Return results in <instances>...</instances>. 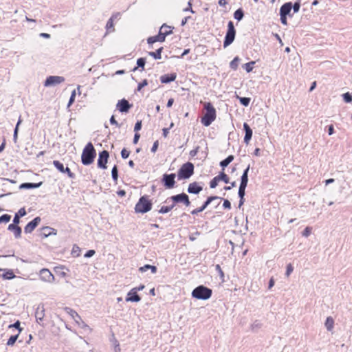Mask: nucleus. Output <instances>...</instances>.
Instances as JSON below:
<instances>
[{
  "label": "nucleus",
  "mask_w": 352,
  "mask_h": 352,
  "mask_svg": "<svg viewBox=\"0 0 352 352\" xmlns=\"http://www.w3.org/2000/svg\"><path fill=\"white\" fill-rule=\"evenodd\" d=\"M152 202L146 195L142 196L135 206L136 213L144 214L150 211L152 208Z\"/></svg>",
  "instance_id": "obj_4"
},
{
  "label": "nucleus",
  "mask_w": 352,
  "mask_h": 352,
  "mask_svg": "<svg viewBox=\"0 0 352 352\" xmlns=\"http://www.w3.org/2000/svg\"><path fill=\"white\" fill-rule=\"evenodd\" d=\"M96 252L94 250H88L84 255L85 258H90L95 254Z\"/></svg>",
  "instance_id": "obj_61"
},
{
  "label": "nucleus",
  "mask_w": 352,
  "mask_h": 352,
  "mask_svg": "<svg viewBox=\"0 0 352 352\" xmlns=\"http://www.w3.org/2000/svg\"><path fill=\"white\" fill-rule=\"evenodd\" d=\"M63 173H67V176L71 179L75 178V174L72 173L68 167H66Z\"/></svg>",
  "instance_id": "obj_54"
},
{
  "label": "nucleus",
  "mask_w": 352,
  "mask_h": 352,
  "mask_svg": "<svg viewBox=\"0 0 352 352\" xmlns=\"http://www.w3.org/2000/svg\"><path fill=\"white\" fill-rule=\"evenodd\" d=\"M53 164L60 173H63L64 172V170L65 168L64 167V165L63 163H61L60 162H59L58 160H54Z\"/></svg>",
  "instance_id": "obj_40"
},
{
  "label": "nucleus",
  "mask_w": 352,
  "mask_h": 352,
  "mask_svg": "<svg viewBox=\"0 0 352 352\" xmlns=\"http://www.w3.org/2000/svg\"><path fill=\"white\" fill-rule=\"evenodd\" d=\"M195 166L192 162L184 164L177 171L178 180L188 179L194 174Z\"/></svg>",
  "instance_id": "obj_5"
},
{
  "label": "nucleus",
  "mask_w": 352,
  "mask_h": 352,
  "mask_svg": "<svg viewBox=\"0 0 352 352\" xmlns=\"http://www.w3.org/2000/svg\"><path fill=\"white\" fill-rule=\"evenodd\" d=\"M141 300L140 296L136 292V289H131L128 294L126 298V302H140Z\"/></svg>",
  "instance_id": "obj_17"
},
{
  "label": "nucleus",
  "mask_w": 352,
  "mask_h": 352,
  "mask_svg": "<svg viewBox=\"0 0 352 352\" xmlns=\"http://www.w3.org/2000/svg\"><path fill=\"white\" fill-rule=\"evenodd\" d=\"M177 78L175 73L164 74L160 76V81L162 83L167 84L173 82Z\"/></svg>",
  "instance_id": "obj_21"
},
{
  "label": "nucleus",
  "mask_w": 352,
  "mask_h": 352,
  "mask_svg": "<svg viewBox=\"0 0 352 352\" xmlns=\"http://www.w3.org/2000/svg\"><path fill=\"white\" fill-rule=\"evenodd\" d=\"M300 8V0H297L294 2V3H292V9L294 11V13H297L299 12Z\"/></svg>",
  "instance_id": "obj_45"
},
{
  "label": "nucleus",
  "mask_w": 352,
  "mask_h": 352,
  "mask_svg": "<svg viewBox=\"0 0 352 352\" xmlns=\"http://www.w3.org/2000/svg\"><path fill=\"white\" fill-rule=\"evenodd\" d=\"M217 177L219 181H223L226 184L229 183V177L223 171L220 172L219 174L217 175Z\"/></svg>",
  "instance_id": "obj_34"
},
{
  "label": "nucleus",
  "mask_w": 352,
  "mask_h": 352,
  "mask_svg": "<svg viewBox=\"0 0 352 352\" xmlns=\"http://www.w3.org/2000/svg\"><path fill=\"white\" fill-rule=\"evenodd\" d=\"M146 63V58H139L137 60V67L133 68V71H135L138 69V68H141V71H143L144 69V66Z\"/></svg>",
  "instance_id": "obj_30"
},
{
  "label": "nucleus",
  "mask_w": 352,
  "mask_h": 352,
  "mask_svg": "<svg viewBox=\"0 0 352 352\" xmlns=\"http://www.w3.org/2000/svg\"><path fill=\"white\" fill-rule=\"evenodd\" d=\"M219 199L221 200V199H223V198L218 197V196L208 197L207 198V199L204 202V204H202L201 206H200L199 208H197L196 209H194L193 210L191 211V212H190L191 214L197 215L199 212H203L208 206L209 204H210L215 200H219Z\"/></svg>",
  "instance_id": "obj_9"
},
{
  "label": "nucleus",
  "mask_w": 352,
  "mask_h": 352,
  "mask_svg": "<svg viewBox=\"0 0 352 352\" xmlns=\"http://www.w3.org/2000/svg\"><path fill=\"white\" fill-rule=\"evenodd\" d=\"M202 190V186H201L198 182H194L189 184L187 192L189 194L198 195Z\"/></svg>",
  "instance_id": "obj_15"
},
{
  "label": "nucleus",
  "mask_w": 352,
  "mask_h": 352,
  "mask_svg": "<svg viewBox=\"0 0 352 352\" xmlns=\"http://www.w3.org/2000/svg\"><path fill=\"white\" fill-rule=\"evenodd\" d=\"M219 182V181L218 180V179H217V176H216V177H214V178H213V179L210 182V187L211 188H216V187L217 186V185H218Z\"/></svg>",
  "instance_id": "obj_49"
},
{
  "label": "nucleus",
  "mask_w": 352,
  "mask_h": 352,
  "mask_svg": "<svg viewBox=\"0 0 352 352\" xmlns=\"http://www.w3.org/2000/svg\"><path fill=\"white\" fill-rule=\"evenodd\" d=\"M76 90H74L71 94V96H70L68 104H67L68 107H70L74 103V102L75 100V98H76Z\"/></svg>",
  "instance_id": "obj_47"
},
{
  "label": "nucleus",
  "mask_w": 352,
  "mask_h": 352,
  "mask_svg": "<svg viewBox=\"0 0 352 352\" xmlns=\"http://www.w3.org/2000/svg\"><path fill=\"white\" fill-rule=\"evenodd\" d=\"M204 113L201 118V124L205 126H209L217 117L215 108L211 102H206L204 104Z\"/></svg>",
  "instance_id": "obj_1"
},
{
  "label": "nucleus",
  "mask_w": 352,
  "mask_h": 352,
  "mask_svg": "<svg viewBox=\"0 0 352 352\" xmlns=\"http://www.w3.org/2000/svg\"><path fill=\"white\" fill-rule=\"evenodd\" d=\"M234 160V156L232 155H228L226 159L222 160L220 162V166L224 169L226 167L228 166L230 163H231Z\"/></svg>",
  "instance_id": "obj_29"
},
{
  "label": "nucleus",
  "mask_w": 352,
  "mask_h": 352,
  "mask_svg": "<svg viewBox=\"0 0 352 352\" xmlns=\"http://www.w3.org/2000/svg\"><path fill=\"white\" fill-rule=\"evenodd\" d=\"M8 230L12 232L16 239H19L21 236V228L19 226V223H12L8 227Z\"/></svg>",
  "instance_id": "obj_18"
},
{
  "label": "nucleus",
  "mask_w": 352,
  "mask_h": 352,
  "mask_svg": "<svg viewBox=\"0 0 352 352\" xmlns=\"http://www.w3.org/2000/svg\"><path fill=\"white\" fill-rule=\"evenodd\" d=\"M111 177L115 182H117L118 179V169L116 165H114L111 169Z\"/></svg>",
  "instance_id": "obj_37"
},
{
  "label": "nucleus",
  "mask_w": 352,
  "mask_h": 352,
  "mask_svg": "<svg viewBox=\"0 0 352 352\" xmlns=\"http://www.w3.org/2000/svg\"><path fill=\"white\" fill-rule=\"evenodd\" d=\"M293 270H294V267H293L291 263L287 264L285 276L288 277L291 274V273L293 272Z\"/></svg>",
  "instance_id": "obj_55"
},
{
  "label": "nucleus",
  "mask_w": 352,
  "mask_h": 352,
  "mask_svg": "<svg viewBox=\"0 0 352 352\" xmlns=\"http://www.w3.org/2000/svg\"><path fill=\"white\" fill-rule=\"evenodd\" d=\"M8 327L17 329L19 333L22 331V329L20 327V322L19 320L16 321L14 324H10Z\"/></svg>",
  "instance_id": "obj_52"
},
{
  "label": "nucleus",
  "mask_w": 352,
  "mask_h": 352,
  "mask_svg": "<svg viewBox=\"0 0 352 352\" xmlns=\"http://www.w3.org/2000/svg\"><path fill=\"white\" fill-rule=\"evenodd\" d=\"M142 129V121L141 120H138L135 124V126H134V131L135 132H138L140 130H141Z\"/></svg>",
  "instance_id": "obj_59"
},
{
  "label": "nucleus",
  "mask_w": 352,
  "mask_h": 352,
  "mask_svg": "<svg viewBox=\"0 0 352 352\" xmlns=\"http://www.w3.org/2000/svg\"><path fill=\"white\" fill-rule=\"evenodd\" d=\"M236 36V30L232 21H230L228 23V30L223 41V47L226 48L231 45L234 41Z\"/></svg>",
  "instance_id": "obj_6"
},
{
  "label": "nucleus",
  "mask_w": 352,
  "mask_h": 352,
  "mask_svg": "<svg viewBox=\"0 0 352 352\" xmlns=\"http://www.w3.org/2000/svg\"><path fill=\"white\" fill-rule=\"evenodd\" d=\"M11 219V216L8 214H4L0 217V223H8Z\"/></svg>",
  "instance_id": "obj_46"
},
{
  "label": "nucleus",
  "mask_w": 352,
  "mask_h": 352,
  "mask_svg": "<svg viewBox=\"0 0 352 352\" xmlns=\"http://www.w3.org/2000/svg\"><path fill=\"white\" fill-rule=\"evenodd\" d=\"M248 183V175H242L241 177V183L240 185L247 186Z\"/></svg>",
  "instance_id": "obj_50"
},
{
  "label": "nucleus",
  "mask_w": 352,
  "mask_h": 352,
  "mask_svg": "<svg viewBox=\"0 0 352 352\" xmlns=\"http://www.w3.org/2000/svg\"><path fill=\"white\" fill-rule=\"evenodd\" d=\"M243 16L244 11L243 10L242 8H239L234 12V18L238 21H241Z\"/></svg>",
  "instance_id": "obj_31"
},
{
  "label": "nucleus",
  "mask_w": 352,
  "mask_h": 352,
  "mask_svg": "<svg viewBox=\"0 0 352 352\" xmlns=\"http://www.w3.org/2000/svg\"><path fill=\"white\" fill-rule=\"evenodd\" d=\"M4 273L1 274V277L5 280H12L16 277L13 271L10 269H3Z\"/></svg>",
  "instance_id": "obj_26"
},
{
  "label": "nucleus",
  "mask_w": 352,
  "mask_h": 352,
  "mask_svg": "<svg viewBox=\"0 0 352 352\" xmlns=\"http://www.w3.org/2000/svg\"><path fill=\"white\" fill-rule=\"evenodd\" d=\"M163 50V47L158 48L155 52H149L148 55L153 57L155 60H160L162 58V52Z\"/></svg>",
  "instance_id": "obj_28"
},
{
  "label": "nucleus",
  "mask_w": 352,
  "mask_h": 352,
  "mask_svg": "<svg viewBox=\"0 0 352 352\" xmlns=\"http://www.w3.org/2000/svg\"><path fill=\"white\" fill-rule=\"evenodd\" d=\"M246 187L245 186L239 185L238 195L241 199L245 197Z\"/></svg>",
  "instance_id": "obj_43"
},
{
  "label": "nucleus",
  "mask_w": 352,
  "mask_h": 352,
  "mask_svg": "<svg viewBox=\"0 0 352 352\" xmlns=\"http://www.w3.org/2000/svg\"><path fill=\"white\" fill-rule=\"evenodd\" d=\"M148 270H151L152 274H155L157 271V267L149 264H146L139 268V271L141 272H145Z\"/></svg>",
  "instance_id": "obj_27"
},
{
  "label": "nucleus",
  "mask_w": 352,
  "mask_h": 352,
  "mask_svg": "<svg viewBox=\"0 0 352 352\" xmlns=\"http://www.w3.org/2000/svg\"><path fill=\"white\" fill-rule=\"evenodd\" d=\"M65 81V78L63 76H50L47 77L46 80L44 82L45 87H51L56 86L59 85Z\"/></svg>",
  "instance_id": "obj_11"
},
{
  "label": "nucleus",
  "mask_w": 352,
  "mask_h": 352,
  "mask_svg": "<svg viewBox=\"0 0 352 352\" xmlns=\"http://www.w3.org/2000/svg\"><path fill=\"white\" fill-rule=\"evenodd\" d=\"M148 85L147 80L144 79L142 82H140L137 87V91H140L144 87Z\"/></svg>",
  "instance_id": "obj_56"
},
{
  "label": "nucleus",
  "mask_w": 352,
  "mask_h": 352,
  "mask_svg": "<svg viewBox=\"0 0 352 352\" xmlns=\"http://www.w3.org/2000/svg\"><path fill=\"white\" fill-rule=\"evenodd\" d=\"M199 146H197L195 148L191 150L189 153V155L190 157H193L197 155V153L199 152Z\"/></svg>",
  "instance_id": "obj_60"
},
{
  "label": "nucleus",
  "mask_w": 352,
  "mask_h": 352,
  "mask_svg": "<svg viewBox=\"0 0 352 352\" xmlns=\"http://www.w3.org/2000/svg\"><path fill=\"white\" fill-rule=\"evenodd\" d=\"M130 155V152L129 151H127L126 148H123L122 151H121V156L123 159H126L129 157Z\"/></svg>",
  "instance_id": "obj_57"
},
{
  "label": "nucleus",
  "mask_w": 352,
  "mask_h": 352,
  "mask_svg": "<svg viewBox=\"0 0 352 352\" xmlns=\"http://www.w3.org/2000/svg\"><path fill=\"white\" fill-rule=\"evenodd\" d=\"M223 207L225 209H228V210L231 209V203L230 202V201L228 199H223Z\"/></svg>",
  "instance_id": "obj_58"
},
{
  "label": "nucleus",
  "mask_w": 352,
  "mask_h": 352,
  "mask_svg": "<svg viewBox=\"0 0 352 352\" xmlns=\"http://www.w3.org/2000/svg\"><path fill=\"white\" fill-rule=\"evenodd\" d=\"M334 320L331 317H327L324 323L327 331H331L333 328Z\"/></svg>",
  "instance_id": "obj_33"
},
{
  "label": "nucleus",
  "mask_w": 352,
  "mask_h": 352,
  "mask_svg": "<svg viewBox=\"0 0 352 352\" xmlns=\"http://www.w3.org/2000/svg\"><path fill=\"white\" fill-rule=\"evenodd\" d=\"M57 230L50 226H44L41 228L40 236L42 238H47L51 235H56Z\"/></svg>",
  "instance_id": "obj_16"
},
{
  "label": "nucleus",
  "mask_w": 352,
  "mask_h": 352,
  "mask_svg": "<svg viewBox=\"0 0 352 352\" xmlns=\"http://www.w3.org/2000/svg\"><path fill=\"white\" fill-rule=\"evenodd\" d=\"M342 98L344 101L346 103H350L352 102V95L349 92L343 94Z\"/></svg>",
  "instance_id": "obj_44"
},
{
  "label": "nucleus",
  "mask_w": 352,
  "mask_h": 352,
  "mask_svg": "<svg viewBox=\"0 0 352 352\" xmlns=\"http://www.w3.org/2000/svg\"><path fill=\"white\" fill-rule=\"evenodd\" d=\"M311 230L312 228L311 227H306L305 230L302 231V235L305 237H308L311 234Z\"/></svg>",
  "instance_id": "obj_48"
},
{
  "label": "nucleus",
  "mask_w": 352,
  "mask_h": 352,
  "mask_svg": "<svg viewBox=\"0 0 352 352\" xmlns=\"http://www.w3.org/2000/svg\"><path fill=\"white\" fill-rule=\"evenodd\" d=\"M65 311L67 314H69L72 318H78L80 320H81L80 316L78 315V314L74 311V309L69 308V307H65Z\"/></svg>",
  "instance_id": "obj_35"
},
{
  "label": "nucleus",
  "mask_w": 352,
  "mask_h": 352,
  "mask_svg": "<svg viewBox=\"0 0 352 352\" xmlns=\"http://www.w3.org/2000/svg\"><path fill=\"white\" fill-rule=\"evenodd\" d=\"M21 122H22V120H21V116H20L19 120H18V122H17V123L16 124L14 130L13 141H14V143H16L17 142L19 127V125L21 124Z\"/></svg>",
  "instance_id": "obj_32"
},
{
  "label": "nucleus",
  "mask_w": 352,
  "mask_h": 352,
  "mask_svg": "<svg viewBox=\"0 0 352 352\" xmlns=\"http://www.w3.org/2000/svg\"><path fill=\"white\" fill-rule=\"evenodd\" d=\"M200 233L199 232H195L194 234L189 236V239L191 241H194L197 239V236H199Z\"/></svg>",
  "instance_id": "obj_64"
},
{
  "label": "nucleus",
  "mask_w": 352,
  "mask_h": 352,
  "mask_svg": "<svg viewBox=\"0 0 352 352\" xmlns=\"http://www.w3.org/2000/svg\"><path fill=\"white\" fill-rule=\"evenodd\" d=\"M80 250L79 247H78L76 245H74L72 251V255L74 256H78L80 254Z\"/></svg>",
  "instance_id": "obj_53"
},
{
  "label": "nucleus",
  "mask_w": 352,
  "mask_h": 352,
  "mask_svg": "<svg viewBox=\"0 0 352 352\" xmlns=\"http://www.w3.org/2000/svg\"><path fill=\"white\" fill-rule=\"evenodd\" d=\"M212 294V289L202 285L197 286L192 292V298L203 300L209 299Z\"/></svg>",
  "instance_id": "obj_3"
},
{
  "label": "nucleus",
  "mask_w": 352,
  "mask_h": 352,
  "mask_svg": "<svg viewBox=\"0 0 352 352\" xmlns=\"http://www.w3.org/2000/svg\"><path fill=\"white\" fill-rule=\"evenodd\" d=\"M96 156V151L91 142H89L85 146L82 155L81 162L83 165L88 166L92 164Z\"/></svg>",
  "instance_id": "obj_2"
},
{
  "label": "nucleus",
  "mask_w": 352,
  "mask_h": 352,
  "mask_svg": "<svg viewBox=\"0 0 352 352\" xmlns=\"http://www.w3.org/2000/svg\"><path fill=\"white\" fill-rule=\"evenodd\" d=\"M175 177L176 175L175 173H165L162 175L161 182L164 186L165 187V188L171 189L174 188L175 185Z\"/></svg>",
  "instance_id": "obj_8"
},
{
  "label": "nucleus",
  "mask_w": 352,
  "mask_h": 352,
  "mask_svg": "<svg viewBox=\"0 0 352 352\" xmlns=\"http://www.w3.org/2000/svg\"><path fill=\"white\" fill-rule=\"evenodd\" d=\"M132 104L129 102V101L124 98L118 100L116 107L121 113H127Z\"/></svg>",
  "instance_id": "obj_13"
},
{
  "label": "nucleus",
  "mask_w": 352,
  "mask_h": 352,
  "mask_svg": "<svg viewBox=\"0 0 352 352\" xmlns=\"http://www.w3.org/2000/svg\"><path fill=\"white\" fill-rule=\"evenodd\" d=\"M261 327V324L259 322H258V321H255L251 325V329H252V330H254L256 329H259Z\"/></svg>",
  "instance_id": "obj_62"
},
{
  "label": "nucleus",
  "mask_w": 352,
  "mask_h": 352,
  "mask_svg": "<svg viewBox=\"0 0 352 352\" xmlns=\"http://www.w3.org/2000/svg\"><path fill=\"white\" fill-rule=\"evenodd\" d=\"M41 221L40 217H36L30 221L24 228V232L26 234L32 233Z\"/></svg>",
  "instance_id": "obj_12"
},
{
  "label": "nucleus",
  "mask_w": 352,
  "mask_h": 352,
  "mask_svg": "<svg viewBox=\"0 0 352 352\" xmlns=\"http://www.w3.org/2000/svg\"><path fill=\"white\" fill-rule=\"evenodd\" d=\"M170 207L168 206H162L161 208L158 210V212L160 214L168 213L170 211Z\"/></svg>",
  "instance_id": "obj_51"
},
{
  "label": "nucleus",
  "mask_w": 352,
  "mask_h": 352,
  "mask_svg": "<svg viewBox=\"0 0 352 352\" xmlns=\"http://www.w3.org/2000/svg\"><path fill=\"white\" fill-rule=\"evenodd\" d=\"M26 214H27V212H26V210H25V208H20L19 210V211L15 213L12 221L14 223H16L19 224V223H20V218L25 216Z\"/></svg>",
  "instance_id": "obj_24"
},
{
  "label": "nucleus",
  "mask_w": 352,
  "mask_h": 352,
  "mask_svg": "<svg viewBox=\"0 0 352 352\" xmlns=\"http://www.w3.org/2000/svg\"><path fill=\"white\" fill-rule=\"evenodd\" d=\"M43 182H40L38 183H31V182H25L23 183L19 186L20 189H33L39 188L42 185Z\"/></svg>",
  "instance_id": "obj_23"
},
{
  "label": "nucleus",
  "mask_w": 352,
  "mask_h": 352,
  "mask_svg": "<svg viewBox=\"0 0 352 352\" xmlns=\"http://www.w3.org/2000/svg\"><path fill=\"white\" fill-rule=\"evenodd\" d=\"M158 146H159V142L157 140L153 143V146L151 147V151L152 153H155L157 150Z\"/></svg>",
  "instance_id": "obj_63"
},
{
  "label": "nucleus",
  "mask_w": 352,
  "mask_h": 352,
  "mask_svg": "<svg viewBox=\"0 0 352 352\" xmlns=\"http://www.w3.org/2000/svg\"><path fill=\"white\" fill-rule=\"evenodd\" d=\"M292 9V3L287 2L285 3L280 8V15L290 16V12Z\"/></svg>",
  "instance_id": "obj_20"
},
{
  "label": "nucleus",
  "mask_w": 352,
  "mask_h": 352,
  "mask_svg": "<svg viewBox=\"0 0 352 352\" xmlns=\"http://www.w3.org/2000/svg\"><path fill=\"white\" fill-rule=\"evenodd\" d=\"M239 98V100L240 101V103L244 106V107H248L249 104H250V98H248V97H238Z\"/></svg>",
  "instance_id": "obj_41"
},
{
  "label": "nucleus",
  "mask_w": 352,
  "mask_h": 352,
  "mask_svg": "<svg viewBox=\"0 0 352 352\" xmlns=\"http://www.w3.org/2000/svg\"><path fill=\"white\" fill-rule=\"evenodd\" d=\"M109 157V153L107 151L103 150L99 153L98 159V167L101 169H106L107 168V164Z\"/></svg>",
  "instance_id": "obj_10"
},
{
  "label": "nucleus",
  "mask_w": 352,
  "mask_h": 352,
  "mask_svg": "<svg viewBox=\"0 0 352 352\" xmlns=\"http://www.w3.org/2000/svg\"><path fill=\"white\" fill-rule=\"evenodd\" d=\"M165 27H168V25L164 23L161 26L158 34L154 36L155 37L157 42H164L165 41L166 37L167 36V32H163V30L165 28Z\"/></svg>",
  "instance_id": "obj_22"
},
{
  "label": "nucleus",
  "mask_w": 352,
  "mask_h": 352,
  "mask_svg": "<svg viewBox=\"0 0 352 352\" xmlns=\"http://www.w3.org/2000/svg\"><path fill=\"white\" fill-rule=\"evenodd\" d=\"M243 127L245 131L244 142L248 144L252 137V130L246 122L243 123Z\"/></svg>",
  "instance_id": "obj_19"
},
{
  "label": "nucleus",
  "mask_w": 352,
  "mask_h": 352,
  "mask_svg": "<svg viewBox=\"0 0 352 352\" xmlns=\"http://www.w3.org/2000/svg\"><path fill=\"white\" fill-rule=\"evenodd\" d=\"M44 311H45V309H44L43 305L38 306L37 307L36 312H35V317H36V319L38 322L43 320V317L45 316Z\"/></svg>",
  "instance_id": "obj_25"
},
{
  "label": "nucleus",
  "mask_w": 352,
  "mask_h": 352,
  "mask_svg": "<svg viewBox=\"0 0 352 352\" xmlns=\"http://www.w3.org/2000/svg\"><path fill=\"white\" fill-rule=\"evenodd\" d=\"M254 64V61H250L244 64L243 67L248 73H250L253 70V66Z\"/></svg>",
  "instance_id": "obj_39"
},
{
  "label": "nucleus",
  "mask_w": 352,
  "mask_h": 352,
  "mask_svg": "<svg viewBox=\"0 0 352 352\" xmlns=\"http://www.w3.org/2000/svg\"><path fill=\"white\" fill-rule=\"evenodd\" d=\"M240 58L238 56L234 58V59L230 63V67L233 70H236L239 66Z\"/></svg>",
  "instance_id": "obj_36"
},
{
  "label": "nucleus",
  "mask_w": 352,
  "mask_h": 352,
  "mask_svg": "<svg viewBox=\"0 0 352 352\" xmlns=\"http://www.w3.org/2000/svg\"><path fill=\"white\" fill-rule=\"evenodd\" d=\"M40 278L45 282L51 283L54 280V276L52 272L46 268L41 270L39 273Z\"/></svg>",
  "instance_id": "obj_14"
},
{
  "label": "nucleus",
  "mask_w": 352,
  "mask_h": 352,
  "mask_svg": "<svg viewBox=\"0 0 352 352\" xmlns=\"http://www.w3.org/2000/svg\"><path fill=\"white\" fill-rule=\"evenodd\" d=\"M106 29L107 31L109 32H112L115 31L114 25H113V21L112 19H109L106 24Z\"/></svg>",
  "instance_id": "obj_38"
},
{
  "label": "nucleus",
  "mask_w": 352,
  "mask_h": 352,
  "mask_svg": "<svg viewBox=\"0 0 352 352\" xmlns=\"http://www.w3.org/2000/svg\"><path fill=\"white\" fill-rule=\"evenodd\" d=\"M168 200H171L175 204H179L182 203L184 204L186 206H189L190 205V201L189 199V197L187 194L184 192H182L175 195H173L170 197H168L166 202H168Z\"/></svg>",
  "instance_id": "obj_7"
},
{
  "label": "nucleus",
  "mask_w": 352,
  "mask_h": 352,
  "mask_svg": "<svg viewBox=\"0 0 352 352\" xmlns=\"http://www.w3.org/2000/svg\"><path fill=\"white\" fill-rule=\"evenodd\" d=\"M19 337V333L16 335L11 336L7 342L8 346H12L16 342L17 338Z\"/></svg>",
  "instance_id": "obj_42"
}]
</instances>
